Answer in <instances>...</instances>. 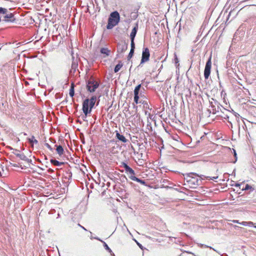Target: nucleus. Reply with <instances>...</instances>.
Returning a JSON list of instances; mask_svg holds the SVG:
<instances>
[{
	"instance_id": "393cba45",
	"label": "nucleus",
	"mask_w": 256,
	"mask_h": 256,
	"mask_svg": "<svg viewBox=\"0 0 256 256\" xmlns=\"http://www.w3.org/2000/svg\"><path fill=\"white\" fill-rule=\"evenodd\" d=\"M134 50H130V52H129V54L128 56V60H130V58H132V56L134 55Z\"/></svg>"
},
{
	"instance_id": "8fccbe9b",
	"label": "nucleus",
	"mask_w": 256,
	"mask_h": 256,
	"mask_svg": "<svg viewBox=\"0 0 256 256\" xmlns=\"http://www.w3.org/2000/svg\"><path fill=\"white\" fill-rule=\"evenodd\" d=\"M115 256V255L114 254V256Z\"/></svg>"
},
{
	"instance_id": "cd10ccee",
	"label": "nucleus",
	"mask_w": 256,
	"mask_h": 256,
	"mask_svg": "<svg viewBox=\"0 0 256 256\" xmlns=\"http://www.w3.org/2000/svg\"><path fill=\"white\" fill-rule=\"evenodd\" d=\"M6 8L0 7V14H5L7 12Z\"/></svg>"
},
{
	"instance_id": "f704fd0d",
	"label": "nucleus",
	"mask_w": 256,
	"mask_h": 256,
	"mask_svg": "<svg viewBox=\"0 0 256 256\" xmlns=\"http://www.w3.org/2000/svg\"><path fill=\"white\" fill-rule=\"evenodd\" d=\"M78 226H80L81 228H82L83 230H86H86H86V229L85 228H84V226H81L80 224H78Z\"/></svg>"
},
{
	"instance_id": "c756f323",
	"label": "nucleus",
	"mask_w": 256,
	"mask_h": 256,
	"mask_svg": "<svg viewBox=\"0 0 256 256\" xmlns=\"http://www.w3.org/2000/svg\"><path fill=\"white\" fill-rule=\"evenodd\" d=\"M251 188V186L248 184H246L245 188H242V190H248Z\"/></svg>"
},
{
	"instance_id": "f8f14e48",
	"label": "nucleus",
	"mask_w": 256,
	"mask_h": 256,
	"mask_svg": "<svg viewBox=\"0 0 256 256\" xmlns=\"http://www.w3.org/2000/svg\"><path fill=\"white\" fill-rule=\"evenodd\" d=\"M129 178L130 180H132L137 182L141 184H143L144 186H147L146 182L144 180H142L139 178H138L134 176H129Z\"/></svg>"
},
{
	"instance_id": "79ce46f5",
	"label": "nucleus",
	"mask_w": 256,
	"mask_h": 256,
	"mask_svg": "<svg viewBox=\"0 0 256 256\" xmlns=\"http://www.w3.org/2000/svg\"><path fill=\"white\" fill-rule=\"evenodd\" d=\"M48 171V172H53V170H51V169H49Z\"/></svg>"
},
{
	"instance_id": "f03ea898",
	"label": "nucleus",
	"mask_w": 256,
	"mask_h": 256,
	"mask_svg": "<svg viewBox=\"0 0 256 256\" xmlns=\"http://www.w3.org/2000/svg\"><path fill=\"white\" fill-rule=\"evenodd\" d=\"M96 100V96H93L90 99L86 98L82 103V110L84 114L83 120L86 118L87 115L90 113Z\"/></svg>"
},
{
	"instance_id": "9d476101",
	"label": "nucleus",
	"mask_w": 256,
	"mask_h": 256,
	"mask_svg": "<svg viewBox=\"0 0 256 256\" xmlns=\"http://www.w3.org/2000/svg\"><path fill=\"white\" fill-rule=\"evenodd\" d=\"M100 52L103 55L102 58H105L110 56V50L106 48H102L100 50Z\"/></svg>"
},
{
	"instance_id": "423d86ee",
	"label": "nucleus",
	"mask_w": 256,
	"mask_h": 256,
	"mask_svg": "<svg viewBox=\"0 0 256 256\" xmlns=\"http://www.w3.org/2000/svg\"><path fill=\"white\" fill-rule=\"evenodd\" d=\"M212 66L211 58L210 57L206 62L204 70V76L205 79H208L210 74Z\"/></svg>"
},
{
	"instance_id": "e433bc0d",
	"label": "nucleus",
	"mask_w": 256,
	"mask_h": 256,
	"mask_svg": "<svg viewBox=\"0 0 256 256\" xmlns=\"http://www.w3.org/2000/svg\"><path fill=\"white\" fill-rule=\"evenodd\" d=\"M240 184H234V186L236 187H240Z\"/></svg>"
},
{
	"instance_id": "9b49d317",
	"label": "nucleus",
	"mask_w": 256,
	"mask_h": 256,
	"mask_svg": "<svg viewBox=\"0 0 256 256\" xmlns=\"http://www.w3.org/2000/svg\"><path fill=\"white\" fill-rule=\"evenodd\" d=\"M14 154L18 158H19L20 160L28 162H32V160L28 159L24 154H20V153H14Z\"/></svg>"
},
{
	"instance_id": "49530a36",
	"label": "nucleus",
	"mask_w": 256,
	"mask_h": 256,
	"mask_svg": "<svg viewBox=\"0 0 256 256\" xmlns=\"http://www.w3.org/2000/svg\"><path fill=\"white\" fill-rule=\"evenodd\" d=\"M232 186H234V184H232Z\"/></svg>"
},
{
	"instance_id": "f3484780",
	"label": "nucleus",
	"mask_w": 256,
	"mask_h": 256,
	"mask_svg": "<svg viewBox=\"0 0 256 256\" xmlns=\"http://www.w3.org/2000/svg\"><path fill=\"white\" fill-rule=\"evenodd\" d=\"M50 162L54 166H60L62 165H64V162H59L56 160H54V159H51L50 160Z\"/></svg>"
},
{
	"instance_id": "de8ad7c7",
	"label": "nucleus",
	"mask_w": 256,
	"mask_h": 256,
	"mask_svg": "<svg viewBox=\"0 0 256 256\" xmlns=\"http://www.w3.org/2000/svg\"><path fill=\"white\" fill-rule=\"evenodd\" d=\"M98 101H100V100H99ZM98 102H98V103H97V105H98Z\"/></svg>"
},
{
	"instance_id": "bb28decb",
	"label": "nucleus",
	"mask_w": 256,
	"mask_h": 256,
	"mask_svg": "<svg viewBox=\"0 0 256 256\" xmlns=\"http://www.w3.org/2000/svg\"><path fill=\"white\" fill-rule=\"evenodd\" d=\"M130 40H131V43H130L131 48H130V50H134L135 44H134V40L130 39Z\"/></svg>"
},
{
	"instance_id": "4c0bfd02",
	"label": "nucleus",
	"mask_w": 256,
	"mask_h": 256,
	"mask_svg": "<svg viewBox=\"0 0 256 256\" xmlns=\"http://www.w3.org/2000/svg\"><path fill=\"white\" fill-rule=\"evenodd\" d=\"M137 242V244H138V246H139V247L141 248V249H142V244H139L138 242Z\"/></svg>"
},
{
	"instance_id": "dca6fc26",
	"label": "nucleus",
	"mask_w": 256,
	"mask_h": 256,
	"mask_svg": "<svg viewBox=\"0 0 256 256\" xmlns=\"http://www.w3.org/2000/svg\"><path fill=\"white\" fill-rule=\"evenodd\" d=\"M96 240H100V239L98 238H95ZM102 242L104 243V246L106 250L110 254L111 256H114V253L112 252V250L108 247V244L100 240Z\"/></svg>"
},
{
	"instance_id": "5701e85b",
	"label": "nucleus",
	"mask_w": 256,
	"mask_h": 256,
	"mask_svg": "<svg viewBox=\"0 0 256 256\" xmlns=\"http://www.w3.org/2000/svg\"><path fill=\"white\" fill-rule=\"evenodd\" d=\"M226 110L227 111V112L229 114H224V116H222L224 118L225 120H228V122H230V123H231V122L228 120V119H229L230 116V114L232 115V114H231V112L230 111L227 110Z\"/></svg>"
},
{
	"instance_id": "2eb2a0df",
	"label": "nucleus",
	"mask_w": 256,
	"mask_h": 256,
	"mask_svg": "<svg viewBox=\"0 0 256 256\" xmlns=\"http://www.w3.org/2000/svg\"><path fill=\"white\" fill-rule=\"evenodd\" d=\"M138 29V24H136V26H135L133 29L132 30V31L130 34V39L134 40L135 36H136L137 31Z\"/></svg>"
},
{
	"instance_id": "58836bf2",
	"label": "nucleus",
	"mask_w": 256,
	"mask_h": 256,
	"mask_svg": "<svg viewBox=\"0 0 256 256\" xmlns=\"http://www.w3.org/2000/svg\"><path fill=\"white\" fill-rule=\"evenodd\" d=\"M242 225L246 226V222H242V223H240Z\"/></svg>"
},
{
	"instance_id": "4468645a",
	"label": "nucleus",
	"mask_w": 256,
	"mask_h": 256,
	"mask_svg": "<svg viewBox=\"0 0 256 256\" xmlns=\"http://www.w3.org/2000/svg\"><path fill=\"white\" fill-rule=\"evenodd\" d=\"M110 18H112V19H114L115 20H116L120 21V14L119 13L116 11L112 12L110 14Z\"/></svg>"
},
{
	"instance_id": "1a4fd4ad",
	"label": "nucleus",
	"mask_w": 256,
	"mask_h": 256,
	"mask_svg": "<svg viewBox=\"0 0 256 256\" xmlns=\"http://www.w3.org/2000/svg\"><path fill=\"white\" fill-rule=\"evenodd\" d=\"M120 21L115 20L114 19H112V18H109L108 20V24H107L106 28L108 29H112L113 27L116 26L118 24Z\"/></svg>"
},
{
	"instance_id": "20e7f679",
	"label": "nucleus",
	"mask_w": 256,
	"mask_h": 256,
	"mask_svg": "<svg viewBox=\"0 0 256 256\" xmlns=\"http://www.w3.org/2000/svg\"><path fill=\"white\" fill-rule=\"evenodd\" d=\"M98 86L99 83L94 79H90L86 82V88L90 92H94Z\"/></svg>"
},
{
	"instance_id": "ddd939ff",
	"label": "nucleus",
	"mask_w": 256,
	"mask_h": 256,
	"mask_svg": "<svg viewBox=\"0 0 256 256\" xmlns=\"http://www.w3.org/2000/svg\"><path fill=\"white\" fill-rule=\"evenodd\" d=\"M116 132V138L119 140L122 141L123 142H126L128 140L122 134H120L118 131Z\"/></svg>"
},
{
	"instance_id": "6ab92c4d",
	"label": "nucleus",
	"mask_w": 256,
	"mask_h": 256,
	"mask_svg": "<svg viewBox=\"0 0 256 256\" xmlns=\"http://www.w3.org/2000/svg\"><path fill=\"white\" fill-rule=\"evenodd\" d=\"M74 84L73 83L72 84L69 92V94L72 98L74 94Z\"/></svg>"
},
{
	"instance_id": "c03bdc74",
	"label": "nucleus",
	"mask_w": 256,
	"mask_h": 256,
	"mask_svg": "<svg viewBox=\"0 0 256 256\" xmlns=\"http://www.w3.org/2000/svg\"><path fill=\"white\" fill-rule=\"evenodd\" d=\"M24 136H27V134H26V133H25V132H24Z\"/></svg>"
},
{
	"instance_id": "aec40b11",
	"label": "nucleus",
	"mask_w": 256,
	"mask_h": 256,
	"mask_svg": "<svg viewBox=\"0 0 256 256\" xmlns=\"http://www.w3.org/2000/svg\"><path fill=\"white\" fill-rule=\"evenodd\" d=\"M125 170L126 173L130 174V176L135 175L134 171L129 166Z\"/></svg>"
},
{
	"instance_id": "4be33fe9",
	"label": "nucleus",
	"mask_w": 256,
	"mask_h": 256,
	"mask_svg": "<svg viewBox=\"0 0 256 256\" xmlns=\"http://www.w3.org/2000/svg\"><path fill=\"white\" fill-rule=\"evenodd\" d=\"M28 140L31 144H37L38 143V141L35 139V138L34 136H32L31 138H28Z\"/></svg>"
},
{
	"instance_id": "a211bd4d",
	"label": "nucleus",
	"mask_w": 256,
	"mask_h": 256,
	"mask_svg": "<svg viewBox=\"0 0 256 256\" xmlns=\"http://www.w3.org/2000/svg\"><path fill=\"white\" fill-rule=\"evenodd\" d=\"M56 150L57 153L60 156H62L64 154V148L62 147V146H61L60 145H56Z\"/></svg>"
},
{
	"instance_id": "2f4dec72",
	"label": "nucleus",
	"mask_w": 256,
	"mask_h": 256,
	"mask_svg": "<svg viewBox=\"0 0 256 256\" xmlns=\"http://www.w3.org/2000/svg\"><path fill=\"white\" fill-rule=\"evenodd\" d=\"M134 100H138V99H139L138 94H134Z\"/></svg>"
},
{
	"instance_id": "0eeeda50",
	"label": "nucleus",
	"mask_w": 256,
	"mask_h": 256,
	"mask_svg": "<svg viewBox=\"0 0 256 256\" xmlns=\"http://www.w3.org/2000/svg\"><path fill=\"white\" fill-rule=\"evenodd\" d=\"M128 48V44L125 42H122L118 43L117 46V52L123 54Z\"/></svg>"
},
{
	"instance_id": "6e6552de",
	"label": "nucleus",
	"mask_w": 256,
	"mask_h": 256,
	"mask_svg": "<svg viewBox=\"0 0 256 256\" xmlns=\"http://www.w3.org/2000/svg\"><path fill=\"white\" fill-rule=\"evenodd\" d=\"M6 15L4 16L2 20L6 22H14L16 21V18L14 15L12 13L5 14Z\"/></svg>"
},
{
	"instance_id": "f257e3e1",
	"label": "nucleus",
	"mask_w": 256,
	"mask_h": 256,
	"mask_svg": "<svg viewBox=\"0 0 256 256\" xmlns=\"http://www.w3.org/2000/svg\"><path fill=\"white\" fill-rule=\"evenodd\" d=\"M200 178L202 180H204L206 176L204 175L198 176L197 174L194 172H190L186 174L184 177V180L189 185L190 187L195 188L197 186L201 184L202 180L199 179ZM218 176H214L211 178L210 176L206 177V179L214 180L218 178Z\"/></svg>"
},
{
	"instance_id": "72a5a7b5",
	"label": "nucleus",
	"mask_w": 256,
	"mask_h": 256,
	"mask_svg": "<svg viewBox=\"0 0 256 256\" xmlns=\"http://www.w3.org/2000/svg\"><path fill=\"white\" fill-rule=\"evenodd\" d=\"M204 247H205V248H210V249H212L214 250V251H216V252H217V251H216L214 248H212L211 246H206V245H205V246H204Z\"/></svg>"
},
{
	"instance_id": "7c9ffc66",
	"label": "nucleus",
	"mask_w": 256,
	"mask_h": 256,
	"mask_svg": "<svg viewBox=\"0 0 256 256\" xmlns=\"http://www.w3.org/2000/svg\"><path fill=\"white\" fill-rule=\"evenodd\" d=\"M44 145L51 151L52 150V148L51 147V146L48 144V143H46L44 144Z\"/></svg>"
},
{
	"instance_id": "473e14b6",
	"label": "nucleus",
	"mask_w": 256,
	"mask_h": 256,
	"mask_svg": "<svg viewBox=\"0 0 256 256\" xmlns=\"http://www.w3.org/2000/svg\"><path fill=\"white\" fill-rule=\"evenodd\" d=\"M234 156L235 157V160L234 162L235 163L236 162V161L237 160V156H236V152L234 150Z\"/></svg>"
},
{
	"instance_id": "37998d69",
	"label": "nucleus",
	"mask_w": 256,
	"mask_h": 256,
	"mask_svg": "<svg viewBox=\"0 0 256 256\" xmlns=\"http://www.w3.org/2000/svg\"><path fill=\"white\" fill-rule=\"evenodd\" d=\"M72 173H71V172H70V173L69 174V177L71 178V177H72Z\"/></svg>"
},
{
	"instance_id": "7ed1b4c3",
	"label": "nucleus",
	"mask_w": 256,
	"mask_h": 256,
	"mask_svg": "<svg viewBox=\"0 0 256 256\" xmlns=\"http://www.w3.org/2000/svg\"><path fill=\"white\" fill-rule=\"evenodd\" d=\"M209 102L210 104V109H209L208 111H210V113L216 114L220 110L222 112V108L224 110H226V109L224 108L216 100L212 98L211 100H210Z\"/></svg>"
},
{
	"instance_id": "412c9836",
	"label": "nucleus",
	"mask_w": 256,
	"mask_h": 256,
	"mask_svg": "<svg viewBox=\"0 0 256 256\" xmlns=\"http://www.w3.org/2000/svg\"><path fill=\"white\" fill-rule=\"evenodd\" d=\"M122 63L121 62H120L118 64H116L114 68V72H118L120 70V69L122 68Z\"/></svg>"
},
{
	"instance_id": "c9c22d12",
	"label": "nucleus",
	"mask_w": 256,
	"mask_h": 256,
	"mask_svg": "<svg viewBox=\"0 0 256 256\" xmlns=\"http://www.w3.org/2000/svg\"><path fill=\"white\" fill-rule=\"evenodd\" d=\"M175 61H176V63H178V58H177L176 56L175 55Z\"/></svg>"
},
{
	"instance_id": "3c124183",
	"label": "nucleus",
	"mask_w": 256,
	"mask_h": 256,
	"mask_svg": "<svg viewBox=\"0 0 256 256\" xmlns=\"http://www.w3.org/2000/svg\"><path fill=\"white\" fill-rule=\"evenodd\" d=\"M255 228H256V226H255Z\"/></svg>"
},
{
	"instance_id": "a19ab883",
	"label": "nucleus",
	"mask_w": 256,
	"mask_h": 256,
	"mask_svg": "<svg viewBox=\"0 0 256 256\" xmlns=\"http://www.w3.org/2000/svg\"><path fill=\"white\" fill-rule=\"evenodd\" d=\"M233 222H236V223H239V222H238V220H233Z\"/></svg>"
},
{
	"instance_id": "a878e982",
	"label": "nucleus",
	"mask_w": 256,
	"mask_h": 256,
	"mask_svg": "<svg viewBox=\"0 0 256 256\" xmlns=\"http://www.w3.org/2000/svg\"><path fill=\"white\" fill-rule=\"evenodd\" d=\"M78 67V64L76 62H72V69L75 71Z\"/></svg>"
},
{
	"instance_id": "ea45409f",
	"label": "nucleus",
	"mask_w": 256,
	"mask_h": 256,
	"mask_svg": "<svg viewBox=\"0 0 256 256\" xmlns=\"http://www.w3.org/2000/svg\"><path fill=\"white\" fill-rule=\"evenodd\" d=\"M138 100H134V102L136 104H138Z\"/></svg>"
},
{
	"instance_id": "39448f33",
	"label": "nucleus",
	"mask_w": 256,
	"mask_h": 256,
	"mask_svg": "<svg viewBox=\"0 0 256 256\" xmlns=\"http://www.w3.org/2000/svg\"><path fill=\"white\" fill-rule=\"evenodd\" d=\"M150 56V54L149 49L148 48H144L140 63L138 65V67L140 66L142 64L148 62L149 60Z\"/></svg>"
},
{
	"instance_id": "a18cd8bd",
	"label": "nucleus",
	"mask_w": 256,
	"mask_h": 256,
	"mask_svg": "<svg viewBox=\"0 0 256 256\" xmlns=\"http://www.w3.org/2000/svg\"><path fill=\"white\" fill-rule=\"evenodd\" d=\"M240 126L238 127V132L240 133Z\"/></svg>"
},
{
	"instance_id": "09e8293b",
	"label": "nucleus",
	"mask_w": 256,
	"mask_h": 256,
	"mask_svg": "<svg viewBox=\"0 0 256 256\" xmlns=\"http://www.w3.org/2000/svg\"><path fill=\"white\" fill-rule=\"evenodd\" d=\"M226 256H228V255L226 254Z\"/></svg>"
},
{
	"instance_id": "b1692460",
	"label": "nucleus",
	"mask_w": 256,
	"mask_h": 256,
	"mask_svg": "<svg viewBox=\"0 0 256 256\" xmlns=\"http://www.w3.org/2000/svg\"><path fill=\"white\" fill-rule=\"evenodd\" d=\"M141 88V84H138L134 90V94H139L140 90Z\"/></svg>"
},
{
	"instance_id": "c85d7f7f",
	"label": "nucleus",
	"mask_w": 256,
	"mask_h": 256,
	"mask_svg": "<svg viewBox=\"0 0 256 256\" xmlns=\"http://www.w3.org/2000/svg\"><path fill=\"white\" fill-rule=\"evenodd\" d=\"M122 166H123L124 170H126L128 166L124 162H122Z\"/></svg>"
}]
</instances>
